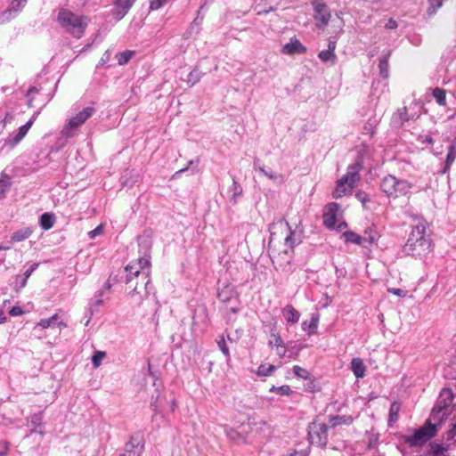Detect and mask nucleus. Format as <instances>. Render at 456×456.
Listing matches in <instances>:
<instances>
[{"label":"nucleus","mask_w":456,"mask_h":456,"mask_svg":"<svg viewBox=\"0 0 456 456\" xmlns=\"http://www.w3.org/2000/svg\"><path fill=\"white\" fill-rule=\"evenodd\" d=\"M139 246V253L142 254L135 261H132L125 267L126 283L131 284L134 279L138 281L133 287L129 294L134 299V303L140 305L143 299L150 294V273L151 268L150 251L151 248L152 241L151 236L149 232H144L137 239Z\"/></svg>","instance_id":"f257e3e1"},{"label":"nucleus","mask_w":456,"mask_h":456,"mask_svg":"<svg viewBox=\"0 0 456 456\" xmlns=\"http://www.w3.org/2000/svg\"><path fill=\"white\" fill-rule=\"evenodd\" d=\"M414 217L418 224L412 227L402 250L405 255L425 257L433 250L432 240L427 234L428 223L423 218Z\"/></svg>","instance_id":"f03ea898"},{"label":"nucleus","mask_w":456,"mask_h":456,"mask_svg":"<svg viewBox=\"0 0 456 456\" xmlns=\"http://www.w3.org/2000/svg\"><path fill=\"white\" fill-rule=\"evenodd\" d=\"M57 20L61 27L76 38H81L89 23V19L85 15H79L67 9H61Z\"/></svg>","instance_id":"7ed1b4c3"},{"label":"nucleus","mask_w":456,"mask_h":456,"mask_svg":"<svg viewBox=\"0 0 456 456\" xmlns=\"http://www.w3.org/2000/svg\"><path fill=\"white\" fill-rule=\"evenodd\" d=\"M413 184L406 179H401L392 175L384 176L379 183L380 191L389 200L406 196L411 191Z\"/></svg>","instance_id":"20e7f679"},{"label":"nucleus","mask_w":456,"mask_h":456,"mask_svg":"<svg viewBox=\"0 0 456 456\" xmlns=\"http://www.w3.org/2000/svg\"><path fill=\"white\" fill-rule=\"evenodd\" d=\"M362 169V164L361 162H355L347 167L346 173L337 182L333 191L335 199L342 198L352 192V190L360 181V171Z\"/></svg>","instance_id":"39448f33"},{"label":"nucleus","mask_w":456,"mask_h":456,"mask_svg":"<svg viewBox=\"0 0 456 456\" xmlns=\"http://www.w3.org/2000/svg\"><path fill=\"white\" fill-rule=\"evenodd\" d=\"M95 110L92 106H87L71 117L61 130V135L67 139L72 138L77 134L78 128L93 116Z\"/></svg>","instance_id":"423d86ee"},{"label":"nucleus","mask_w":456,"mask_h":456,"mask_svg":"<svg viewBox=\"0 0 456 456\" xmlns=\"http://www.w3.org/2000/svg\"><path fill=\"white\" fill-rule=\"evenodd\" d=\"M436 434V427L427 421L423 427L415 429L411 436H404V442L411 447L422 446Z\"/></svg>","instance_id":"0eeeda50"},{"label":"nucleus","mask_w":456,"mask_h":456,"mask_svg":"<svg viewBox=\"0 0 456 456\" xmlns=\"http://www.w3.org/2000/svg\"><path fill=\"white\" fill-rule=\"evenodd\" d=\"M329 427L325 423L313 422L308 426V437L312 444L321 448L326 447L328 444Z\"/></svg>","instance_id":"6e6552de"},{"label":"nucleus","mask_w":456,"mask_h":456,"mask_svg":"<svg viewBox=\"0 0 456 456\" xmlns=\"http://www.w3.org/2000/svg\"><path fill=\"white\" fill-rule=\"evenodd\" d=\"M217 297L225 304L227 312L236 314L239 312L240 300L235 289L232 285H224L217 293Z\"/></svg>","instance_id":"1a4fd4ad"},{"label":"nucleus","mask_w":456,"mask_h":456,"mask_svg":"<svg viewBox=\"0 0 456 456\" xmlns=\"http://www.w3.org/2000/svg\"><path fill=\"white\" fill-rule=\"evenodd\" d=\"M57 84H53V93L45 94V88L42 86H33L26 94V97L28 98V107H34L33 102L37 101L41 106L46 105L50 100L53 97L54 91L56 90Z\"/></svg>","instance_id":"9d476101"},{"label":"nucleus","mask_w":456,"mask_h":456,"mask_svg":"<svg viewBox=\"0 0 456 456\" xmlns=\"http://www.w3.org/2000/svg\"><path fill=\"white\" fill-rule=\"evenodd\" d=\"M314 18L316 21L315 25L320 29H324L330 20L331 14L329 7L322 2H313Z\"/></svg>","instance_id":"9b49d317"},{"label":"nucleus","mask_w":456,"mask_h":456,"mask_svg":"<svg viewBox=\"0 0 456 456\" xmlns=\"http://www.w3.org/2000/svg\"><path fill=\"white\" fill-rule=\"evenodd\" d=\"M37 112L35 113L30 119L23 126H21L17 132L9 134V136L4 140V145L9 147L10 149L14 148L26 136L28 130L34 124L37 118Z\"/></svg>","instance_id":"f8f14e48"},{"label":"nucleus","mask_w":456,"mask_h":456,"mask_svg":"<svg viewBox=\"0 0 456 456\" xmlns=\"http://www.w3.org/2000/svg\"><path fill=\"white\" fill-rule=\"evenodd\" d=\"M306 51V47L296 37H291L281 49V53L287 55L304 54Z\"/></svg>","instance_id":"ddd939ff"},{"label":"nucleus","mask_w":456,"mask_h":456,"mask_svg":"<svg viewBox=\"0 0 456 456\" xmlns=\"http://www.w3.org/2000/svg\"><path fill=\"white\" fill-rule=\"evenodd\" d=\"M144 444L141 440L131 437L130 441L125 444L124 452L119 456H141Z\"/></svg>","instance_id":"4468645a"},{"label":"nucleus","mask_w":456,"mask_h":456,"mask_svg":"<svg viewBox=\"0 0 456 456\" xmlns=\"http://www.w3.org/2000/svg\"><path fill=\"white\" fill-rule=\"evenodd\" d=\"M338 204L335 202L329 203L326 206V211L323 214V224L328 229H334L337 224L336 213L338 210Z\"/></svg>","instance_id":"2eb2a0df"},{"label":"nucleus","mask_w":456,"mask_h":456,"mask_svg":"<svg viewBox=\"0 0 456 456\" xmlns=\"http://www.w3.org/2000/svg\"><path fill=\"white\" fill-rule=\"evenodd\" d=\"M135 0H114L113 14L116 20H121L132 7Z\"/></svg>","instance_id":"dca6fc26"},{"label":"nucleus","mask_w":456,"mask_h":456,"mask_svg":"<svg viewBox=\"0 0 456 456\" xmlns=\"http://www.w3.org/2000/svg\"><path fill=\"white\" fill-rule=\"evenodd\" d=\"M354 419L351 415H329L327 425L329 428H336L338 426H350Z\"/></svg>","instance_id":"f3484780"},{"label":"nucleus","mask_w":456,"mask_h":456,"mask_svg":"<svg viewBox=\"0 0 456 456\" xmlns=\"http://www.w3.org/2000/svg\"><path fill=\"white\" fill-rule=\"evenodd\" d=\"M102 296H94L92 297L88 303V305L86 308V321L85 325L87 326L89 322L92 320V317L94 316V313H96L99 309V307L102 305Z\"/></svg>","instance_id":"a211bd4d"},{"label":"nucleus","mask_w":456,"mask_h":456,"mask_svg":"<svg viewBox=\"0 0 456 456\" xmlns=\"http://www.w3.org/2000/svg\"><path fill=\"white\" fill-rule=\"evenodd\" d=\"M28 0H12L8 8L2 13L5 19L13 18L27 4Z\"/></svg>","instance_id":"6ab92c4d"},{"label":"nucleus","mask_w":456,"mask_h":456,"mask_svg":"<svg viewBox=\"0 0 456 456\" xmlns=\"http://www.w3.org/2000/svg\"><path fill=\"white\" fill-rule=\"evenodd\" d=\"M55 326L63 328L67 327V324L64 322L60 321V316L57 314L49 318L41 319L36 325V327H40L43 330L53 328Z\"/></svg>","instance_id":"aec40b11"},{"label":"nucleus","mask_w":456,"mask_h":456,"mask_svg":"<svg viewBox=\"0 0 456 456\" xmlns=\"http://www.w3.org/2000/svg\"><path fill=\"white\" fill-rule=\"evenodd\" d=\"M28 426L31 427L30 433L44 435L43 431V412L34 413L28 419Z\"/></svg>","instance_id":"412c9836"},{"label":"nucleus","mask_w":456,"mask_h":456,"mask_svg":"<svg viewBox=\"0 0 456 456\" xmlns=\"http://www.w3.org/2000/svg\"><path fill=\"white\" fill-rule=\"evenodd\" d=\"M269 346L272 348L276 349L277 354L279 356L285 355L286 349H285L284 342L279 334H277V333L271 334V339L269 340Z\"/></svg>","instance_id":"4be33fe9"},{"label":"nucleus","mask_w":456,"mask_h":456,"mask_svg":"<svg viewBox=\"0 0 456 456\" xmlns=\"http://www.w3.org/2000/svg\"><path fill=\"white\" fill-rule=\"evenodd\" d=\"M351 370L357 379L363 378L366 372V366L363 360L359 357L353 358L351 361Z\"/></svg>","instance_id":"5701e85b"},{"label":"nucleus","mask_w":456,"mask_h":456,"mask_svg":"<svg viewBox=\"0 0 456 456\" xmlns=\"http://www.w3.org/2000/svg\"><path fill=\"white\" fill-rule=\"evenodd\" d=\"M319 324V314H314L311 316L310 321H304L301 324L302 330L305 331L309 336L314 334L317 330Z\"/></svg>","instance_id":"b1692460"},{"label":"nucleus","mask_w":456,"mask_h":456,"mask_svg":"<svg viewBox=\"0 0 456 456\" xmlns=\"http://www.w3.org/2000/svg\"><path fill=\"white\" fill-rule=\"evenodd\" d=\"M281 314L284 319L290 323H297L300 318V313L297 311L291 305H287L285 307H283Z\"/></svg>","instance_id":"393cba45"},{"label":"nucleus","mask_w":456,"mask_h":456,"mask_svg":"<svg viewBox=\"0 0 456 456\" xmlns=\"http://www.w3.org/2000/svg\"><path fill=\"white\" fill-rule=\"evenodd\" d=\"M33 233L31 227H23L12 232L11 240L13 242H21L28 239Z\"/></svg>","instance_id":"a878e982"},{"label":"nucleus","mask_w":456,"mask_h":456,"mask_svg":"<svg viewBox=\"0 0 456 456\" xmlns=\"http://www.w3.org/2000/svg\"><path fill=\"white\" fill-rule=\"evenodd\" d=\"M56 217L53 213L45 212L40 216L39 224L45 231H48L53 227Z\"/></svg>","instance_id":"bb28decb"},{"label":"nucleus","mask_w":456,"mask_h":456,"mask_svg":"<svg viewBox=\"0 0 456 456\" xmlns=\"http://www.w3.org/2000/svg\"><path fill=\"white\" fill-rule=\"evenodd\" d=\"M455 159H456V140L449 146L444 167L442 170V174H445L450 169V167L453 164Z\"/></svg>","instance_id":"cd10ccee"},{"label":"nucleus","mask_w":456,"mask_h":456,"mask_svg":"<svg viewBox=\"0 0 456 456\" xmlns=\"http://www.w3.org/2000/svg\"><path fill=\"white\" fill-rule=\"evenodd\" d=\"M400 409V403L395 401L391 403L387 420L389 427H393V425L398 420Z\"/></svg>","instance_id":"c85d7f7f"},{"label":"nucleus","mask_w":456,"mask_h":456,"mask_svg":"<svg viewBox=\"0 0 456 456\" xmlns=\"http://www.w3.org/2000/svg\"><path fill=\"white\" fill-rule=\"evenodd\" d=\"M276 370V366L273 364H260L256 370H251L257 377H268Z\"/></svg>","instance_id":"c756f323"},{"label":"nucleus","mask_w":456,"mask_h":456,"mask_svg":"<svg viewBox=\"0 0 456 456\" xmlns=\"http://www.w3.org/2000/svg\"><path fill=\"white\" fill-rule=\"evenodd\" d=\"M389 55H390L389 53L387 55H384L383 57L380 58L379 62V75L385 79L389 77V63H388Z\"/></svg>","instance_id":"7c9ffc66"},{"label":"nucleus","mask_w":456,"mask_h":456,"mask_svg":"<svg viewBox=\"0 0 456 456\" xmlns=\"http://www.w3.org/2000/svg\"><path fill=\"white\" fill-rule=\"evenodd\" d=\"M343 237L345 239V241L347 243H353L355 245H362L363 242L362 236L357 234L354 232L347 231L343 233Z\"/></svg>","instance_id":"2f4dec72"},{"label":"nucleus","mask_w":456,"mask_h":456,"mask_svg":"<svg viewBox=\"0 0 456 456\" xmlns=\"http://www.w3.org/2000/svg\"><path fill=\"white\" fill-rule=\"evenodd\" d=\"M11 186V178L9 175L2 173L0 175V200L5 197L6 191Z\"/></svg>","instance_id":"473e14b6"},{"label":"nucleus","mask_w":456,"mask_h":456,"mask_svg":"<svg viewBox=\"0 0 456 456\" xmlns=\"http://www.w3.org/2000/svg\"><path fill=\"white\" fill-rule=\"evenodd\" d=\"M207 308L201 306L200 309L195 310L192 315V325H198L200 322H204L207 318Z\"/></svg>","instance_id":"72a5a7b5"},{"label":"nucleus","mask_w":456,"mask_h":456,"mask_svg":"<svg viewBox=\"0 0 456 456\" xmlns=\"http://www.w3.org/2000/svg\"><path fill=\"white\" fill-rule=\"evenodd\" d=\"M433 97L435 98L436 103L440 106H445L446 104V93L444 89L440 87H436L433 90Z\"/></svg>","instance_id":"f704fd0d"},{"label":"nucleus","mask_w":456,"mask_h":456,"mask_svg":"<svg viewBox=\"0 0 456 456\" xmlns=\"http://www.w3.org/2000/svg\"><path fill=\"white\" fill-rule=\"evenodd\" d=\"M228 191L232 194V200L236 203L237 198L242 194V187L238 183L235 178L232 179V184Z\"/></svg>","instance_id":"c9c22d12"},{"label":"nucleus","mask_w":456,"mask_h":456,"mask_svg":"<svg viewBox=\"0 0 456 456\" xmlns=\"http://www.w3.org/2000/svg\"><path fill=\"white\" fill-rule=\"evenodd\" d=\"M363 241H368L370 244L376 242L379 235L375 229L372 227L367 228L364 231Z\"/></svg>","instance_id":"e433bc0d"},{"label":"nucleus","mask_w":456,"mask_h":456,"mask_svg":"<svg viewBox=\"0 0 456 456\" xmlns=\"http://www.w3.org/2000/svg\"><path fill=\"white\" fill-rule=\"evenodd\" d=\"M134 55V52L130 50H126L124 52L118 53L116 54V59L119 65L126 64Z\"/></svg>","instance_id":"4c0bfd02"},{"label":"nucleus","mask_w":456,"mask_h":456,"mask_svg":"<svg viewBox=\"0 0 456 456\" xmlns=\"http://www.w3.org/2000/svg\"><path fill=\"white\" fill-rule=\"evenodd\" d=\"M318 57L322 62L331 61L333 64L337 61V55L335 53H331L330 50L325 49L319 53Z\"/></svg>","instance_id":"58836bf2"},{"label":"nucleus","mask_w":456,"mask_h":456,"mask_svg":"<svg viewBox=\"0 0 456 456\" xmlns=\"http://www.w3.org/2000/svg\"><path fill=\"white\" fill-rule=\"evenodd\" d=\"M200 78L201 72L199 70V69L195 68L189 73L186 82L190 86H192L197 84Z\"/></svg>","instance_id":"ea45409f"},{"label":"nucleus","mask_w":456,"mask_h":456,"mask_svg":"<svg viewBox=\"0 0 456 456\" xmlns=\"http://www.w3.org/2000/svg\"><path fill=\"white\" fill-rule=\"evenodd\" d=\"M264 175L268 177L271 180H280V182H283L284 178L281 174H277L272 170H266L265 167H258L257 168Z\"/></svg>","instance_id":"a19ab883"},{"label":"nucleus","mask_w":456,"mask_h":456,"mask_svg":"<svg viewBox=\"0 0 456 456\" xmlns=\"http://www.w3.org/2000/svg\"><path fill=\"white\" fill-rule=\"evenodd\" d=\"M293 373L295 374V376L302 379H310V373L307 370H305V368H302L298 365H295L293 367Z\"/></svg>","instance_id":"79ce46f5"},{"label":"nucleus","mask_w":456,"mask_h":456,"mask_svg":"<svg viewBox=\"0 0 456 456\" xmlns=\"http://www.w3.org/2000/svg\"><path fill=\"white\" fill-rule=\"evenodd\" d=\"M199 163H200V158H197V159H194V160H193V159H192V160H190V161L188 162V165H187L185 167H183V168L180 169L179 171H177V172L175 174V176L180 175L181 174H183V173H184L185 171H187V170L189 169V167H191V166H193L194 164H195V167H192V172H193V173H198V172H199V169H198L197 166H198V164H199Z\"/></svg>","instance_id":"37998d69"},{"label":"nucleus","mask_w":456,"mask_h":456,"mask_svg":"<svg viewBox=\"0 0 456 456\" xmlns=\"http://www.w3.org/2000/svg\"><path fill=\"white\" fill-rule=\"evenodd\" d=\"M106 356V353L102 351H96L93 357H92V363L94 368H98L103 360V358Z\"/></svg>","instance_id":"c03bdc74"},{"label":"nucleus","mask_w":456,"mask_h":456,"mask_svg":"<svg viewBox=\"0 0 456 456\" xmlns=\"http://www.w3.org/2000/svg\"><path fill=\"white\" fill-rule=\"evenodd\" d=\"M27 281H28L26 280V277H24L21 274H17L14 277V282H13L15 290L19 291L22 288H24L27 284Z\"/></svg>","instance_id":"a18cd8bd"},{"label":"nucleus","mask_w":456,"mask_h":456,"mask_svg":"<svg viewBox=\"0 0 456 456\" xmlns=\"http://www.w3.org/2000/svg\"><path fill=\"white\" fill-rule=\"evenodd\" d=\"M217 346H218L219 349L221 350V352L225 356L226 360H229L230 359V351L226 345L225 339L223 336L217 340Z\"/></svg>","instance_id":"49530a36"},{"label":"nucleus","mask_w":456,"mask_h":456,"mask_svg":"<svg viewBox=\"0 0 456 456\" xmlns=\"http://www.w3.org/2000/svg\"><path fill=\"white\" fill-rule=\"evenodd\" d=\"M444 0H429V13H434L438 8L443 5Z\"/></svg>","instance_id":"de8ad7c7"},{"label":"nucleus","mask_w":456,"mask_h":456,"mask_svg":"<svg viewBox=\"0 0 456 456\" xmlns=\"http://www.w3.org/2000/svg\"><path fill=\"white\" fill-rule=\"evenodd\" d=\"M102 233H103V225L99 224L94 230H92L88 232V237H89V239L93 240L95 237L102 235Z\"/></svg>","instance_id":"09e8293b"},{"label":"nucleus","mask_w":456,"mask_h":456,"mask_svg":"<svg viewBox=\"0 0 456 456\" xmlns=\"http://www.w3.org/2000/svg\"><path fill=\"white\" fill-rule=\"evenodd\" d=\"M168 0H151L150 2V9L152 11L161 8Z\"/></svg>","instance_id":"8fccbe9b"},{"label":"nucleus","mask_w":456,"mask_h":456,"mask_svg":"<svg viewBox=\"0 0 456 456\" xmlns=\"http://www.w3.org/2000/svg\"><path fill=\"white\" fill-rule=\"evenodd\" d=\"M277 394L281 395H289L292 394V390L289 386L283 385L277 387Z\"/></svg>","instance_id":"3c124183"},{"label":"nucleus","mask_w":456,"mask_h":456,"mask_svg":"<svg viewBox=\"0 0 456 456\" xmlns=\"http://www.w3.org/2000/svg\"><path fill=\"white\" fill-rule=\"evenodd\" d=\"M387 291L395 296H397V297H405L406 295H407V291L406 290H403V289H396V288H389L387 289Z\"/></svg>","instance_id":"603ef678"},{"label":"nucleus","mask_w":456,"mask_h":456,"mask_svg":"<svg viewBox=\"0 0 456 456\" xmlns=\"http://www.w3.org/2000/svg\"><path fill=\"white\" fill-rule=\"evenodd\" d=\"M286 456H309V449L303 450H294L291 452H289Z\"/></svg>","instance_id":"864d4df0"},{"label":"nucleus","mask_w":456,"mask_h":456,"mask_svg":"<svg viewBox=\"0 0 456 456\" xmlns=\"http://www.w3.org/2000/svg\"><path fill=\"white\" fill-rule=\"evenodd\" d=\"M9 444L6 441H0V456H7Z\"/></svg>","instance_id":"5fc2aeb1"},{"label":"nucleus","mask_w":456,"mask_h":456,"mask_svg":"<svg viewBox=\"0 0 456 456\" xmlns=\"http://www.w3.org/2000/svg\"><path fill=\"white\" fill-rule=\"evenodd\" d=\"M39 264L38 263H34L33 265H31L29 266V268H28L24 273L22 274L24 277H26V280L28 281V279L30 277V275L32 274V273L34 271H36L38 267Z\"/></svg>","instance_id":"6e6d98bb"},{"label":"nucleus","mask_w":456,"mask_h":456,"mask_svg":"<svg viewBox=\"0 0 456 456\" xmlns=\"http://www.w3.org/2000/svg\"><path fill=\"white\" fill-rule=\"evenodd\" d=\"M355 197L359 201L362 203L363 206H365L366 202L370 200L367 193H365L364 191H358L355 194Z\"/></svg>","instance_id":"4d7b16f0"},{"label":"nucleus","mask_w":456,"mask_h":456,"mask_svg":"<svg viewBox=\"0 0 456 456\" xmlns=\"http://www.w3.org/2000/svg\"><path fill=\"white\" fill-rule=\"evenodd\" d=\"M13 118V115L11 113H6L5 117L0 120V128L4 129L7 123L11 122Z\"/></svg>","instance_id":"13d9d810"},{"label":"nucleus","mask_w":456,"mask_h":456,"mask_svg":"<svg viewBox=\"0 0 456 456\" xmlns=\"http://www.w3.org/2000/svg\"><path fill=\"white\" fill-rule=\"evenodd\" d=\"M384 27L387 28V29H395L397 28L398 27V23L397 21L393 19V18H390L388 19V20L386 22V24L384 25Z\"/></svg>","instance_id":"bf43d9fd"},{"label":"nucleus","mask_w":456,"mask_h":456,"mask_svg":"<svg viewBox=\"0 0 456 456\" xmlns=\"http://www.w3.org/2000/svg\"><path fill=\"white\" fill-rule=\"evenodd\" d=\"M23 314L24 311L20 306H12L9 311V314L12 316H20L22 315Z\"/></svg>","instance_id":"052dcab7"},{"label":"nucleus","mask_w":456,"mask_h":456,"mask_svg":"<svg viewBox=\"0 0 456 456\" xmlns=\"http://www.w3.org/2000/svg\"><path fill=\"white\" fill-rule=\"evenodd\" d=\"M285 243L290 247H293L294 246V232L291 230V228L289 227V235H287V237L285 238Z\"/></svg>","instance_id":"680f3d73"},{"label":"nucleus","mask_w":456,"mask_h":456,"mask_svg":"<svg viewBox=\"0 0 456 456\" xmlns=\"http://www.w3.org/2000/svg\"><path fill=\"white\" fill-rule=\"evenodd\" d=\"M110 55L111 53L110 50L105 51V53L100 60L99 65H104L107 61H109Z\"/></svg>","instance_id":"e2e57ef3"},{"label":"nucleus","mask_w":456,"mask_h":456,"mask_svg":"<svg viewBox=\"0 0 456 456\" xmlns=\"http://www.w3.org/2000/svg\"><path fill=\"white\" fill-rule=\"evenodd\" d=\"M419 138H420L421 142H423V143L432 144L434 142L433 138L430 134L421 135Z\"/></svg>","instance_id":"0e129e2a"},{"label":"nucleus","mask_w":456,"mask_h":456,"mask_svg":"<svg viewBox=\"0 0 456 456\" xmlns=\"http://www.w3.org/2000/svg\"><path fill=\"white\" fill-rule=\"evenodd\" d=\"M440 396L443 397V396H447L450 403H452V399H453V396H452V394L451 392V390L449 389H444L442 391V393L440 394Z\"/></svg>","instance_id":"69168bd1"},{"label":"nucleus","mask_w":456,"mask_h":456,"mask_svg":"<svg viewBox=\"0 0 456 456\" xmlns=\"http://www.w3.org/2000/svg\"><path fill=\"white\" fill-rule=\"evenodd\" d=\"M226 434L230 439H235L237 436H239V434L233 429H230L226 432Z\"/></svg>","instance_id":"338daca9"},{"label":"nucleus","mask_w":456,"mask_h":456,"mask_svg":"<svg viewBox=\"0 0 456 456\" xmlns=\"http://www.w3.org/2000/svg\"><path fill=\"white\" fill-rule=\"evenodd\" d=\"M337 46L336 41H330L328 45V50H330L331 53H335Z\"/></svg>","instance_id":"774afa93"}]
</instances>
